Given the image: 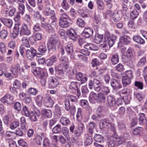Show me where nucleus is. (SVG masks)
<instances>
[{"label":"nucleus","instance_id":"obj_45","mask_svg":"<svg viewBox=\"0 0 147 147\" xmlns=\"http://www.w3.org/2000/svg\"><path fill=\"white\" fill-rule=\"evenodd\" d=\"M42 99L43 96L41 94L38 95L36 97V103L39 107H41L42 105Z\"/></svg>","mask_w":147,"mask_h":147},{"label":"nucleus","instance_id":"obj_7","mask_svg":"<svg viewBox=\"0 0 147 147\" xmlns=\"http://www.w3.org/2000/svg\"><path fill=\"white\" fill-rule=\"evenodd\" d=\"M27 57L30 60H32L36 55L41 56L42 54L39 53H37V51L36 49L32 47L30 48V49L26 51Z\"/></svg>","mask_w":147,"mask_h":147},{"label":"nucleus","instance_id":"obj_53","mask_svg":"<svg viewBox=\"0 0 147 147\" xmlns=\"http://www.w3.org/2000/svg\"><path fill=\"white\" fill-rule=\"evenodd\" d=\"M112 18L115 22H117L120 21L121 17L120 14L117 12L116 13H113L112 15Z\"/></svg>","mask_w":147,"mask_h":147},{"label":"nucleus","instance_id":"obj_54","mask_svg":"<svg viewBox=\"0 0 147 147\" xmlns=\"http://www.w3.org/2000/svg\"><path fill=\"white\" fill-rule=\"evenodd\" d=\"M38 51L42 54V53H45L47 51V48L45 44L39 46L38 48Z\"/></svg>","mask_w":147,"mask_h":147},{"label":"nucleus","instance_id":"obj_51","mask_svg":"<svg viewBox=\"0 0 147 147\" xmlns=\"http://www.w3.org/2000/svg\"><path fill=\"white\" fill-rule=\"evenodd\" d=\"M82 96L84 97H86L88 93L89 90L86 86H83L81 88Z\"/></svg>","mask_w":147,"mask_h":147},{"label":"nucleus","instance_id":"obj_32","mask_svg":"<svg viewBox=\"0 0 147 147\" xmlns=\"http://www.w3.org/2000/svg\"><path fill=\"white\" fill-rule=\"evenodd\" d=\"M97 98V94L95 93L92 92H91L89 96V101L90 103H94L96 102Z\"/></svg>","mask_w":147,"mask_h":147},{"label":"nucleus","instance_id":"obj_22","mask_svg":"<svg viewBox=\"0 0 147 147\" xmlns=\"http://www.w3.org/2000/svg\"><path fill=\"white\" fill-rule=\"evenodd\" d=\"M84 144L85 146L90 145L92 142L93 140L91 136L88 133L85 134L84 137Z\"/></svg>","mask_w":147,"mask_h":147},{"label":"nucleus","instance_id":"obj_25","mask_svg":"<svg viewBox=\"0 0 147 147\" xmlns=\"http://www.w3.org/2000/svg\"><path fill=\"white\" fill-rule=\"evenodd\" d=\"M139 120L141 125H145L147 123V120L145 117V115L144 113H140L138 114Z\"/></svg>","mask_w":147,"mask_h":147},{"label":"nucleus","instance_id":"obj_50","mask_svg":"<svg viewBox=\"0 0 147 147\" xmlns=\"http://www.w3.org/2000/svg\"><path fill=\"white\" fill-rule=\"evenodd\" d=\"M18 12L23 15L25 11V6L24 4L22 3H20L18 5Z\"/></svg>","mask_w":147,"mask_h":147},{"label":"nucleus","instance_id":"obj_26","mask_svg":"<svg viewBox=\"0 0 147 147\" xmlns=\"http://www.w3.org/2000/svg\"><path fill=\"white\" fill-rule=\"evenodd\" d=\"M60 60L61 62V65L63 67H65V68H68L69 63L68 59L65 57H62L60 58Z\"/></svg>","mask_w":147,"mask_h":147},{"label":"nucleus","instance_id":"obj_31","mask_svg":"<svg viewBox=\"0 0 147 147\" xmlns=\"http://www.w3.org/2000/svg\"><path fill=\"white\" fill-rule=\"evenodd\" d=\"M111 61L112 63L115 65L119 62V56L118 54H114L111 55Z\"/></svg>","mask_w":147,"mask_h":147},{"label":"nucleus","instance_id":"obj_20","mask_svg":"<svg viewBox=\"0 0 147 147\" xmlns=\"http://www.w3.org/2000/svg\"><path fill=\"white\" fill-rule=\"evenodd\" d=\"M117 139V136L115 135L112 136L110 138V141L108 143V147H115Z\"/></svg>","mask_w":147,"mask_h":147},{"label":"nucleus","instance_id":"obj_18","mask_svg":"<svg viewBox=\"0 0 147 147\" xmlns=\"http://www.w3.org/2000/svg\"><path fill=\"white\" fill-rule=\"evenodd\" d=\"M67 34L69 38L74 41L77 39V35L75 30L73 29H71L67 31Z\"/></svg>","mask_w":147,"mask_h":147},{"label":"nucleus","instance_id":"obj_6","mask_svg":"<svg viewBox=\"0 0 147 147\" xmlns=\"http://www.w3.org/2000/svg\"><path fill=\"white\" fill-rule=\"evenodd\" d=\"M67 69V68H65V67L62 66L61 64L56 65L55 69L57 77L60 78H63L64 73Z\"/></svg>","mask_w":147,"mask_h":147},{"label":"nucleus","instance_id":"obj_33","mask_svg":"<svg viewBox=\"0 0 147 147\" xmlns=\"http://www.w3.org/2000/svg\"><path fill=\"white\" fill-rule=\"evenodd\" d=\"M107 100L108 105L110 106H114L116 103L115 99L111 95H109L107 97Z\"/></svg>","mask_w":147,"mask_h":147},{"label":"nucleus","instance_id":"obj_4","mask_svg":"<svg viewBox=\"0 0 147 147\" xmlns=\"http://www.w3.org/2000/svg\"><path fill=\"white\" fill-rule=\"evenodd\" d=\"M133 77V73L131 71H128L126 72L122 76V80L123 86L125 87L129 84L131 82V79Z\"/></svg>","mask_w":147,"mask_h":147},{"label":"nucleus","instance_id":"obj_52","mask_svg":"<svg viewBox=\"0 0 147 147\" xmlns=\"http://www.w3.org/2000/svg\"><path fill=\"white\" fill-rule=\"evenodd\" d=\"M96 3L97 4L98 8L100 10H103L105 8V5L104 2L101 0H97Z\"/></svg>","mask_w":147,"mask_h":147},{"label":"nucleus","instance_id":"obj_44","mask_svg":"<svg viewBox=\"0 0 147 147\" xmlns=\"http://www.w3.org/2000/svg\"><path fill=\"white\" fill-rule=\"evenodd\" d=\"M84 20L81 18H78L76 21L77 25L80 27H84L86 24Z\"/></svg>","mask_w":147,"mask_h":147},{"label":"nucleus","instance_id":"obj_23","mask_svg":"<svg viewBox=\"0 0 147 147\" xmlns=\"http://www.w3.org/2000/svg\"><path fill=\"white\" fill-rule=\"evenodd\" d=\"M107 95L102 93H99L97 94L96 102L98 103L104 102H105Z\"/></svg>","mask_w":147,"mask_h":147},{"label":"nucleus","instance_id":"obj_21","mask_svg":"<svg viewBox=\"0 0 147 147\" xmlns=\"http://www.w3.org/2000/svg\"><path fill=\"white\" fill-rule=\"evenodd\" d=\"M20 65L17 64L14 66H12L11 69V71L12 73L15 76V77L18 76V74L20 73Z\"/></svg>","mask_w":147,"mask_h":147},{"label":"nucleus","instance_id":"obj_39","mask_svg":"<svg viewBox=\"0 0 147 147\" xmlns=\"http://www.w3.org/2000/svg\"><path fill=\"white\" fill-rule=\"evenodd\" d=\"M117 127L120 131H124L126 130V125L124 122L120 121L118 122Z\"/></svg>","mask_w":147,"mask_h":147},{"label":"nucleus","instance_id":"obj_58","mask_svg":"<svg viewBox=\"0 0 147 147\" xmlns=\"http://www.w3.org/2000/svg\"><path fill=\"white\" fill-rule=\"evenodd\" d=\"M134 86L137 88L142 90L143 88V84L142 82L138 81H136L134 82Z\"/></svg>","mask_w":147,"mask_h":147},{"label":"nucleus","instance_id":"obj_46","mask_svg":"<svg viewBox=\"0 0 147 147\" xmlns=\"http://www.w3.org/2000/svg\"><path fill=\"white\" fill-rule=\"evenodd\" d=\"M47 75L46 73L38 78L40 79V82L42 85L45 86L46 83V79Z\"/></svg>","mask_w":147,"mask_h":147},{"label":"nucleus","instance_id":"obj_47","mask_svg":"<svg viewBox=\"0 0 147 147\" xmlns=\"http://www.w3.org/2000/svg\"><path fill=\"white\" fill-rule=\"evenodd\" d=\"M61 125L58 124L54 127L52 129V131L54 133H60L61 132Z\"/></svg>","mask_w":147,"mask_h":147},{"label":"nucleus","instance_id":"obj_49","mask_svg":"<svg viewBox=\"0 0 147 147\" xmlns=\"http://www.w3.org/2000/svg\"><path fill=\"white\" fill-rule=\"evenodd\" d=\"M146 61V57H143L140 59L138 62L136 66L138 67H142L144 65Z\"/></svg>","mask_w":147,"mask_h":147},{"label":"nucleus","instance_id":"obj_37","mask_svg":"<svg viewBox=\"0 0 147 147\" xmlns=\"http://www.w3.org/2000/svg\"><path fill=\"white\" fill-rule=\"evenodd\" d=\"M38 92V91L37 89L34 88H30L27 90L28 94L29 96H36Z\"/></svg>","mask_w":147,"mask_h":147},{"label":"nucleus","instance_id":"obj_27","mask_svg":"<svg viewBox=\"0 0 147 147\" xmlns=\"http://www.w3.org/2000/svg\"><path fill=\"white\" fill-rule=\"evenodd\" d=\"M84 48L87 49L92 51H97L98 49V47L91 43H87L84 46Z\"/></svg>","mask_w":147,"mask_h":147},{"label":"nucleus","instance_id":"obj_30","mask_svg":"<svg viewBox=\"0 0 147 147\" xmlns=\"http://www.w3.org/2000/svg\"><path fill=\"white\" fill-rule=\"evenodd\" d=\"M41 115L47 118H50L52 116V112L50 110L43 109L41 112Z\"/></svg>","mask_w":147,"mask_h":147},{"label":"nucleus","instance_id":"obj_9","mask_svg":"<svg viewBox=\"0 0 147 147\" xmlns=\"http://www.w3.org/2000/svg\"><path fill=\"white\" fill-rule=\"evenodd\" d=\"M31 33V32L28 25L25 23L22 24L20 28V34L22 35L29 36Z\"/></svg>","mask_w":147,"mask_h":147},{"label":"nucleus","instance_id":"obj_24","mask_svg":"<svg viewBox=\"0 0 147 147\" xmlns=\"http://www.w3.org/2000/svg\"><path fill=\"white\" fill-rule=\"evenodd\" d=\"M57 60L56 57L55 55H53L49 59H47L45 61V63L47 66H49L52 65Z\"/></svg>","mask_w":147,"mask_h":147},{"label":"nucleus","instance_id":"obj_42","mask_svg":"<svg viewBox=\"0 0 147 147\" xmlns=\"http://www.w3.org/2000/svg\"><path fill=\"white\" fill-rule=\"evenodd\" d=\"M97 92L102 91L104 94L107 95L109 92L110 91L108 87L102 85Z\"/></svg>","mask_w":147,"mask_h":147},{"label":"nucleus","instance_id":"obj_35","mask_svg":"<svg viewBox=\"0 0 147 147\" xmlns=\"http://www.w3.org/2000/svg\"><path fill=\"white\" fill-rule=\"evenodd\" d=\"M47 50L49 52L51 51L55 52L57 50L56 44L47 42Z\"/></svg>","mask_w":147,"mask_h":147},{"label":"nucleus","instance_id":"obj_36","mask_svg":"<svg viewBox=\"0 0 147 147\" xmlns=\"http://www.w3.org/2000/svg\"><path fill=\"white\" fill-rule=\"evenodd\" d=\"M58 41V38L55 34L51 35L48 42L57 45Z\"/></svg>","mask_w":147,"mask_h":147},{"label":"nucleus","instance_id":"obj_43","mask_svg":"<svg viewBox=\"0 0 147 147\" xmlns=\"http://www.w3.org/2000/svg\"><path fill=\"white\" fill-rule=\"evenodd\" d=\"M94 139L95 141L100 143L103 142L104 140V138L102 136L97 134L94 135Z\"/></svg>","mask_w":147,"mask_h":147},{"label":"nucleus","instance_id":"obj_10","mask_svg":"<svg viewBox=\"0 0 147 147\" xmlns=\"http://www.w3.org/2000/svg\"><path fill=\"white\" fill-rule=\"evenodd\" d=\"M48 86L50 88H53L57 87L59 85V82L54 77L51 76L48 78Z\"/></svg>","mask_w":147,"mask_h":147},{"label":"nucleus","instance_id":"obj_48","mask_svg":"<svg viewBox=\"0 0 147 147\" xmlns=\"http://www.w3.org/2000/svg\"><path fill=\"white\" fill-rule=\"evenodd\" d=\"M117 37L115 35H112V38L109 40H107L108 42V45L110 47H112L116 40L117 39Z\"/></svg>","mask_w":147,"mask_h":147},{"label":"nucleus","instance_id":"obj_2","mask_svg":"<svg viewBox=\"0 0 147 147\" xmlns=\"http://www.w3.org/2000/svg\"><path fill=\"white\" fill-rule=\"evenodd\" d=\"M71 20L65 13H64L61 15L59 20L60 26L63 28H66L69 27L71 24Z\"/></svg>","mask_w":147,"mask_h":147},{"label":"nucleus","instance_id":"obj_8","mask_svg":"<svg viewBox=\"0 0 147 147\" xmlns=\"http://www.w3.org/2000/svg\"><path fill=\"white\" fill-rule=\"evenodd\" d=\"M45 11L46 16H49L54 22L56 21L57 19L54 10L51 9L49 7H47L45 8Z\"/></svg>","mask_w":147,"mask_h":147},{"label":"nucleus","instance_id":"obj_28","mask_svg":"<svg viewBox=\"0 0 147 147\" xmlns=\"http://www.w3.org/2000/svg\"><path fill=\"white\" fill-rule=\"evenodd\" d=\"M60 122L63 125L67 126L70 123L69 119L65 117H62L60 120Z\"/></svg>","mask_w":147,"mask_h":147},{"label":"nucleus","instance_id":"obj_40","mask_svg":"<svg viewBox=\"0 0 147 147\" xmlns=\"http://www.w3.org/2000/svg\"><path fill=\"white\" fill-rule=\"evenodd\" d=\"M47 100L45 104V106L46 107L52 108L53 107L54 102L51 96L47 97Z\"/></svg>","mask_w":147,"mask_h":147},{"label":"nucleus","instance_id":"obj_59","mask_svg":"<svg viewBox=\"0 0 147 147\" xmlns=\"http://www.w3.org/2000/svg\"><path fill=\"white\" fill-rule=\"evenodd\" d=\"M42 26L44 28L49 32H50L53 29L51 25L49 24H42Z\"/></svg>","mask_w":147,"mask_h":147},{"label":"nucleus","instance_id":"obj_29","mask_svg":"<svg viewBox=\"0 0 147 147\" xmlns=\"http://www.w3.org/2000/svg\"><path fill=\"white\" fill-rule=\"evenodd\" d=\"M103 35L99 34H96L94 38V42L96 44H99L102 41Z\"/></svg>","mask_w":147,"mask_h":147},{"label":"nucleus","instance_id":"obj_55","mask_svg":"<svg viewBox=\"0 0 147 147\" xmlns=\"http://www.w3.org/2000/svg\"><path fill=\"white\" fill-rule=\"evenodd\" d=\"M61 132H62L63 135L65 137L68 139L69 137V131L68 129L66 127H64L62 128Z\"/></svg>","mask_w":147,"mask_h":147},{"label":"nucleus","instance_id":"obj_16","mask_svg":"<svg viewBox=\"0 0 147 147\" xmlns=\"http://www.w3.org/2000/svg\"><path fill=\"white\" fill-rule=\"evenodd\" d=\"M93 33V29L90 28H85L82 33V35L86 38L90 37Z\"/></svg>","mask_w":147,"mask_h":147},{"label":"nucleus","instance_id":"obj_57","mask_svg":"<svg viewBox=\"0 0 147 147\" xmlns=\"http://www.w3.org/2000/svg\"><path fill=\"white\" fill-rule=\"evenodd\" d=\"M103 111V107L100 106H98L96 111V115H97L98 117H102Z\"/></svg>","mask_w":147,"mask_h":147},{"label":"nucleus","instance_id":"obj_64","mask_svg":"<svg viewBox=\"0 0 147 147\" xmlns=\"http://www.w3.org/2000/svg\"><path fill=\"white\" fill-rule=\"evenodd\" d=\"M50 143L49 139L47 137L45 138L43 140V147H50Z\"/></svg>","mask_w":147,"mask_h":147},{"label":"nucleus","instance_id":"obj_5","mask_svg":"<svg viewBox=\"0 0 147 147\" xmlns=\"http://www.w3.org/2000/svg\"><path fill=\"white\" fill-rule=\"evenodd\" d=\"M22 113L24 114L25 116L27 117H30L32 121H35L37 120V118L35 114L33 112H30L26 106H23Z\"/></svg>","mask_w":147,"mask_h":147},{"label":"nucleus","instance_id":"obj_38","mask_svg":"<svg viewBox=\"0 0 147 147\" xmlns=\"http://www.w3.org/2000/svg\"><path fill=\"white\" fill-rule=\"evenodd\" d=\"M133 39L134 41L140 44H143L145 42L144 40L138 36H134Z\"/></svg>","mask_w":147,"mask_h":147},{"label":"nucleus","instance_id":"obj_60","mask_svg":"<svg viewBox=\"0 0 147 147\" xmlns=\"http://www.w3.org/2000/svg\"><path fill=\"white\" fill-rule=\"evenodd\" d=\"M28 40L26 37H23L21 40L22 43L24 44V46L27 48L30 47Z\"/></svg>","mask_w":147,"mask_h":147},{"label":"nucleus","instance_id":"obj_62","mask_svg":"<svg viewBox=\"0 0 147 147\" xmlns=\"http://www.w3.org/2000/svg\"><path fill=\"white\" fill-rule=\"evenodd\" d=\"M130 16L131 18L134 20L139 15L138 12L136 10H133L130 13Z\"/></svg>","mask_w":147,"mask_h":147},{"label":"nucleus","instance_id":"obj_61","mask_svg":"<svg viewBox=\"0 0 147 147\" xmlns=\"http://www.w3.org/2000/svg\"><path fill=\"white\" fill-rule=\"evenodd\" d=\"M7 31L5 29L2 30L0 32V37L2 39H5L7 36Z\"/></svg>","mask_w":147,"mask_h":147},{"label":"nucleus","instance_id":"obj_15","mask_svg":"<svg viewBox=\"0 0 147 147\" xmlns=\"http://www.w3.org/2000/svg\"><path fill=\"white\" fill-rule=\"evenodd\" d=\"M32 72L35 76L40 77L46 73L40 67H36L33 70H31Z\"/></svg>","mask_w":147,"mask_h":147},{"label":"nucleus","instance_id":"obj_19","mask_svg":"<svg viewBox=\"0 0 147 147\" xmlns=\"http://www.w3.org/2000/svg\"><path fill=\"white\" fill-rule=\"evenodd\" d=\"M84 127V125L83 124H79L77 128L74 130V132L73 134L77 137L80 136L83 132Z\"/></svg>","mask_w":147,"mask_h":147},{"label":"nucleus","instance_id":"obj_41","mask_svg":"<svg viewBox=\"0 0 147 147\" xmlns=\"http://www.w3.org/2000/svg\"><path fill=\"white\" fill-rule=\"evenodd\" d=\"M34 18L36 20H40L43 22L45 20V19L42 17V15L40 14V12L38 11L34 12Z\"/></svg>","mask_w":147,"mask_h":147},{"label":"nucleus","instance_id":"obj_11","mask_svg":"<svg viewBox=\"0 0 147 147\" xmlns=\"http://www.w3.org/2000/svg\"><path fill=\"white\" fill-rule=\"evenodd\" d=\"M110 84L112 88L114 90L120 88L122 87L121 84V81L119 80L111 79L110 81Z\"/></svg>","mask_w":147,"mask_h":147},{"label":"nucleus","instance_id":"obj_12","mask_svg":"<svg viewBox=\"0 0 147 147\" xmlns=\"http://www.w3.org/2000/svg\"><path fill=\"white\" fill-rule=\"evenodd\" d=\"M13 97L10 94H7L0 99L1 101L3 103H7L9 104H11L13 102Z\"/></svg>","mask_w":147,"mask_h":147},{"label":"nucleus","instance_id":"obj_56","mask_svg":"<svg viewBox=\"0 0 147 147\" xmlns=\"http://www.w3.org/2000/svg\"><path fill=\"white\" fill-rule=\"evenodd\" d=\"M122 12L126 15L129 14V9L127 8V5L123 3L121 5Z\"/></svg>","mask_w":147,"mask_h":147},{"label":"nucleus","instance_id":"obj_17","mask_svg":"<svg viewBox=\"0 0 147 147\" xmlns=\"http://www.w3.org/2000/svg\"><path fill=\"white\" fill-rule=\"evenodd\" d=\"M0 21L8 28H11L12 26L13 21L11 19L1 18L0 19Z\"/></svg>","mask_w":147,"mask_h":147},{"label":"nucleus","instance_id":"obj_13","mask_svg":"<svg viewBox=\"0 0 147 147\" xmlns=\"http://www.w3.org/2000/svg\"><path fill=\"white\" fill-rule=\"evenodd\" d=\"M130 38L127 35H123L120 38L119 42L118 43V47L121 46L122 44L121 42H123L125 44L127 45L130 41Z\"/></svg>","mask_w":147,"mask_h":147},{"label":"nucleus","instance_id":"obj_3","mask_svg":"<svg viewBox=\"0 0 147 147\" xmlns=\"http://www.w3.org/2000/svg\"><path fill=\"white\" fill-rule=\"evenodd\" d=\"M87 84L90 89H92L94 88L96 92L100 89V87L102 85V80L100 78H95L93 81L90 80Z\"/></svg>","mask_w":147,"mask_h":147},{"label":"nucleus","instance_id":"obj_63","mask_svg":"<svg viewBox=\"0 0 147 147\" xmlns=\"http://www.w3.org/2000/svg\"><path fill=\"white\" fill-rule=\"evenodd\" d=\"M19 122L18 121H13L10 124V127L12 129H14L19 126Z\"/></svg>","mask_w":147,"mask_h":147},{"label":"nucleus","instance_id":"obj_34","mask_svg":"<svg viewBox=\"0 0 147 147\" xmlns=\"http://www.w3.org/2000/svg\"><path fill=\"white\" fill-rule=\"evenodd\" d=\"M65 49L68 55H71L73 52V45L71 43H69L66 45Z\"/></svg>","mask_w":147,"mask_h":147},{"label":"nucleus","instance_id":"obj_1","mask_svg":"<svg viewBox=\"0 0 147 147\" xmlns=\"http://www.w3.org/2000/svg\"><path fill=\"white\" fill-rule=\"evenodd\" d=\"M77 99L76 96L71 95L69 97V99L65 101V109L67 111L70 110V114H74L76 111L75 106L74 105L77 102Z\"/></svg>","mask_w":147,"mask_h":147},{"label":"nucleus","instance_id":"obj_14","mask_svg":"<svg viewBox=\"0 0 147 147\" xmlns=\"http://www.w3.org/2000/svg\"><path fill=\"white\" fill-rule=\"evenodd\" d=\"M75 70H73L72 72L73 73V75H76V79L79 81H81V83H84L87 80V78L86 77H83L82 74L80 72L78 73H74V71Z\"/></svg>","mask_w":147,"mask_h":147}]
</instances>
